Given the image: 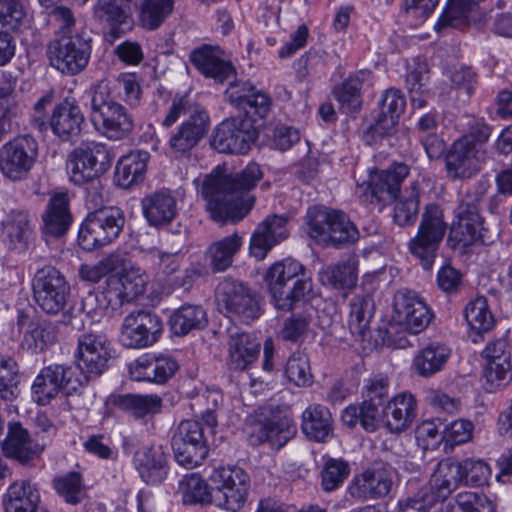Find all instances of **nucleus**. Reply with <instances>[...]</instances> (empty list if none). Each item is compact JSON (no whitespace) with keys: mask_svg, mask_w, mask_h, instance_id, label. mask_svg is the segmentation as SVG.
I'll list each match as a JSON object with an SVG mask.
<instances>
[{"mask_svg":"<svg viewBox=\"0 0 512 512\" xmlns=\"http://www.w3.org/2000/svg\"><path fill=\"white\" fill-rule=\"evenodd\" d=\"M250 486L214 490L213 504L226 510L236 512L245 504Z\"/></svg>","mask_w":512,"mask_h":512,"instance_id":"69168bd1","label":"nucleus"},{"mask_svg":"<svg viewBox=\"0 0 512 512\" xmlns=\"http://www.w3.org/2000/svg\"><path fill=\"white\" fill-rule=\"evenodd\" d=\"M40 502L38 489L28 480L12 483L8 488L4 506L6 512H36Z\"/></svg>","mask_w":512,"mask_h":512,"instance_id":"72a5a7b5","label":"nucleus"},{"mask_svg":"<svg viewBox=\"0 0 512 512\" xmlns=\"http://www.w3.org/2000/svg\"><path fill=\"white\" fill-rule=\"evenodd\" d=\"M179 491L185 504L213 503L214 486L209 485L199 475L193 473L185 476L180 484Z\"/></svg>","mask_w":512,"mask_h":512,"instance_id":"de8ad7c7","label":"nucleus"},{"mask_svg":"<svg viewBox=\"0 0 512 512\" xmlns=\"http://www.w3.org/2000/svg\"><path fill=\"white\" fill-rule=\"evenodd\" d=\"M91 120L106 137L120 140L128 136L134 128L133 117L111 96V88L106 79L92 87Z\"/></svg>","mask_w":512,"mask_h":512,"instance_id":"39448f33","label":"nucleus"},{"mask_svg":"<svg viewBox=\"0 0 512 512\" xmlns=\"http://www.w3.org/2000/svg\"><path fill=\"white\" fill-rule=\"evenodd\" d=\"M257 138L258 130L252 117H232L216 127L211 146L220 153L245 154Z\"/></svg>","mask_w":512,"mask_h":512,"instance_id":"ddd939ff","label":"nucleus"},{"mask_svg":"<svg viewBox=\"0 0 512 512\" xmlns=\"http://www.w3.org/2000/svg\"><path fill=\"white\" fill-rule=\"evenodd\" d=\"M452 350L447 345L440 342H432L420 349L412 361V369L423 378H430L441 372L448 360Z\"/></svg>","mask_w":512,"mask_h":512,"instance_id":"c85d7f7f","label":"nucleus"},{"mask_svg":"<svg viewBox=\"0 0 512 512\" xmlns=\"http://www.w3.org/2000/svg\"><path fill=\"white\" fill-rule=\"evenodd\" d=\"M33 298L37 306L48 315L63 313V322L71 321V314L66 310L71 288L66 277L53 266L38 269L32 279Z\"/></svg>","mask_w":512,"mask_h":512,"instance_id":"423d86ee","label":"nucleus"},{"mask_svg":"<svg viewBox=\"0 0 512 512\" xmlns=\"http://www.w3.org/2000/svg\"><path fill=\"white\" fill-rule=\"evenodd\" d=\"M18 395V365L9 356H0V398L12 401Z\"/></svg>","mask_w":512,"mask_h":512,"instance_id":"052dcab7","label":"nucleus"},{"mask_svg":"<svg viewBox=\"0 0 512 512\" xmlns=\"http://www.w3.org/2000/svg\"><path fill=\"white\" fill-rule=\"evenodd\" d=\"M367 75L366 71H359L334 88V97L344 112L353 113L361 107L360 90Z\"/></svg>","mask_w":512,"mask_h":512,"instance_id":"c03bdc74","label":"nucleus"},{"mask_svg":"<svg viewBox=\"0 0 512 512\" xmlns=\"http://www.w3.org/2000/svg\"><path fill=\"white\" fill-rule=\"evenodd\" d=\"M144 261L163 276H171L179 270L181 265V251H165L156 247L141 249Z\"/></svg>","mask_w":512,"mask_h":512,"instance_id":"49530a36","label":"nucleus"},{"mask_svg":"<svg viewBox=\"0 0 512 512\" xmlns=\"http://www.w3.org/2000/svg\"><path fill=\"white\" fill-rule=\"evenodd\" d=\"M209 480L214 486V490L250 486L249 475L242 468L237 466L216 468L209 476Z\"/></svg>","mask_w":512,"mask_h":512,"instance_id":"6e6d98bb","label":"nucleus"},{"mask_svg":"<svg viewBox=\"0 0 512 512\" xmlns=\"http://www.w3.org/2000/svg\"><path fill=\"white\" fill-rule=\"evenodd\" d=\"M446 512H495V508L486 495L464 491L448 502Z\"/></svg>","mask_w":512,"mask_h":512,"instance_id":"8fccbe9b","label":"nucleus"},{"mask_svg":"<svg viewBox=\"0 0 512 512\" xmlns=\"http://www.w3.org/2000/svg\"><path fill=\"white\" fill-rule=\"evenodd\" d=\"M408 175L409 167L406 164L395 163L385 170L370 171L366 186L365 181L356 183L363 194L369 191L378 202L391 203L397 199L401 184Z\"/></svg>","mask_w":512,"mask_h":512,"instance_id":"a211bd4d","label":"nucleus"},{"mask_svg":"<svg viewBox=\"0 0 512 512\" xmlns=\"http://www.w3.org/2000/svg\"><path fill=\"white\" fill-rule=\"evenodd\" d=\"M350 473L348 462L343 459L329 458L321 471V486L326 492L338 489Z\"/></svg>","mask_w":512,"mask_h":512,"instance_id":"680f3d73","label":"nucleus"},{"mask_svg":"<svg viewBox=\"0 0 512 512\" xmlns=\"http://www.w3.org/2000/svg\"><path fill=\"white\" fill-rule=\"evenodd\" d=\"M296 432V425L289 417L273 416L254 425L248 439L253 446L268 443L272 448L280 449Z\"/></svg>","mask_w":512,"mask_h":512,"instance_id":"412c9836","label":"nucleus"},{"mask_svg":"<svg viewBox=\"0 0 512 512\" xmlns=\"http://www.w3.org/2000/svg\"><path fill=\"white\" fill-rule=\"evenodd\" d=\"M285 374L298 387H307L313 383L310 361L303 352H295L288 358Z\"/></svg>","mask_w":512,"mask_h":512,"instance_id":"13d9d810","label":"nucleus"},{"mask_svg":"<svg viewBox=\"0 0 512 512\" xmlns=\"http://www.w3.org/2000/svg\"><path fill=\"white\" fill-rule=\"evenodd\" d=\"M70 155L77 161H83L92 170L96 178L104 174L110 168L113 161V155L109 149L105 145L96 142L78 147Z\"/></svg>","mask_w":512,"mask_h":512,"instance_id":"a19ab883","label":"nucleus"},{"mask_svg":"<svg viewBox=\"0 0 512 512\" xmlns=\"http://www.w3.org/2000/svg\"><path fill=\"white\" fill-rule=\"evenodd\" d=\"M487 158V151H479L467 142L454 141L445 154V170L452 180L474 177Z\"/></svg>","mask_w":512,"mask_h":512,"instance_id":"6ab92c4d","label":"nucleus"},{"mask_svg":"<svg viewBox=\"0 0 512 512\" xmlns=\"http://www.w3.org/2000/svg\"><path fill=\"white\" fill-rule=\"evenodd\" d=\"M90 38L84 33L59 36L47 47V56L51 65L63 74L76 75L88 64L91 45Z\"/></svg>","mask_w":512,"mask_h":512,"instance_id":"9b49d317","label":"nucleus"},{"mask_svg":"<svg viewBox=\"0 0 512 512\" xmlns=\"http://www.w3.org/2000/svg\"><path fill=\"white\" fill-rule=\"evenodd\" d=\"M58 370L55 372L53 365L45 367L35 378L32 384V392L35 401L40 405H46L59 392Z\"/></svg>","mask_w":512,"mask_h":512,"instance_id":"5fc2aeb1","label":"nucleus"},{"mask_svg":"<svg viewBox=\"0 0 512 512\" xmlns=\"http://www.w3.org/2000/svg\"><path fill=\"white\" fill-rule=\"evenodd\" d=\"M263 173L256 163L228 175L205 177L201 193L207 201V210L217 222L237 223L251 210L255 198L248 194L262 179Z\"/></svg>","mask_w":512,"mask_h":512,"instance_id":"f257e3e1","label":"nucleus"},{"mask_svg":"<svg viewBox=\"0 0 512 512\" xmlns=\"http://www.w3.org/2000/svg\"><path fill=\"white\" fill-rule=\"evenodd\" d=\"M146 276L139 268L131 266L105 280L101 292H89L82 300V311L91 322H100L109 312L131 303L146 290Z\"/></svg>","mask_w":512,"mask_h":512,"instance_id":"f03ea898","label":"nucleus"},{"mask_svg":"<svg viewBox=\"0 0 512 512\" xmlns=\"http://www.w3.org/2000/svg\"><path fill=\"white\" fill-rule=\"evenodd\" d=\"M418 184L413 182L409 196L401 198L394 207V221L401 227L412 225L419 212V198L416 192Z\"/></svg>","mask_w":512,"mask_h":512,"instance_id":"e2e57ef3","label":"nucleus"},{"mask_svg":"<svg viewBox=\"0 0 512 512\" xmlns=\"http://www.w3.org/2000/svg\"><path fill=\"white\" fill-rule=\"evenodd\" d=\"M171 445L176 461L189 469L200 465L209 452L204 428L196 420L182 421L172 437Z\"/></svg>","mask_w":512,"mask_h":512,"instance_id":"4468645a","label":"nucleus"},{"mask_svg":"<svg viewBox=\"0 0 512 512\" xmlns=\"http://www.w3.org/2000/svg\"><path fill=\"white\" fill-rule=\"evenodd\" d=\"M42 450V447L31 439L28 430L19 422L9 424L7 436L2 443V451L7 458L26 465L36 458Z\"/></svg>","mask_w":512,"mask_h":512,"instance_id":"bb28decb","label":"nucleus"},{"mask_svg":"<svg viewBox=\"0 0 512 512\" xmlns=\"http://www.w3.org/2000/svg\"><path fill=\"white\" fill-rule=\"evenodd\" d=\"M173 0H144L140 11V23L148 30L157 29L172 13Z\"/></svg>","mask_w":512,"mask_h":512,"instance_id":"864d4df0","label":"nucleus"},{"mask_svg":"<svg viewBox=\"0 0 512 512\" xmlns=\"http://www.w3.org/2000/svg\"><path fill=\"white\" fill-rule=\"evenodd\" d=\"M264 280L275 307L280 310L293 309L312 289L305 267L290 258L274 263Z\"/></svg>","mask_w":512,"mask_h":512,"instance_id":"20e7f679","label":"nucleus"},{"mask_svg":"<svg viewBox=\"0 0 512 512\" xmlns=\"http://www.w3.org/2000/svg\"><path fill=\"white\" fill-rule=\"evenodd\" d=\"M228 346V366L236 371L249 369L260 353V344L245 332L231 333Z\"/></svg>","mask_w":512,"mask_h":512,"instance_id":"2f4dec72","label":"nucleus"},{"mask_svg":"<svg viewBox=\"0 0 512 512\" xmlns=\"http://www.w3.org/2000/svg\"><path fill=\"white\" fill-rule=\"evenodd\" d=\"M182 116L187 118L171 136L169 146L174 152L185 153L194 148L208 133L210 119L204 107L192 101L188 94L175 95L161 121V126L170 128Z\"/></svg>","mask_w":512,"mask_h":512,"instance_id":"7ed1b4c3","label":"nucleus"},{"mask_svg":"<svg viewBox=\"0 0 512 512\" xmlns=\"http://www.w3.org/2000/svg\"><path fill=\"white\" fill-rule=\"evenodd\" d=\"M481 197L477 194L466 193L454 210L455 221L447 238L448 246L456 249L459 246L468 247L477 242L487 243L483 218L480 215Z\"/></svg>","mask_w":512,"mask_h":512,"instance_id":"6e6552de","label":"nucleus"},{"mask_svg":"<svg viewBox=\"0 0 512 512\" xmlns=\"http://www.w3.org/2000/svg\"><path fill=\"white\" fill-rule=\"evenodd\" d=\"M54 488L69 504H78L85 496L79 473L72 472L54 479Z\"/></svg>","mask_w":512,"mask_h":512,"instance_id":"0e129e2a","label":"nucleus"},{"mask_svg":"<svg viewBox=\"0 0 512 512\" xmlns=\"http://www.w3.org/2000/svg\"><path fill=\"white\" fill-rule=\"evenodd\" d=\"M38 158V143L30 135L15 137L0 148V171L11 181L27 179Z\"/></svg>","mask_w":512,"mask_h":512,"instance_id":"f8f14e48","label":"nucleus"},{"mask_svg":"<svg viewBox=\"0 0 512 512\" xmlns=\"http://www.w3.org/2000/svg\"><path fill=\"white\" fill-rule=\"evenodd\" d=\"M417 415V402L411 393H400L382 407V417L386 427L392 433L406 431Z\"/></svg>","mask_w":512,"mask_h":512,"instance_id":"393cba45","label":"nucleus"},{"mask_svg":"<svg viewBox=\"0 0 512 512\" xmlns=\"http://www.w3.org/2000/svg\"><path fill=\"white\" fill-rule=\"evenodd\" d=\"M243 244L242 237L231 234L210 244L206 257L213 272H223L232 266L235 255L240 251Z\"/></svg>","mask_w":512,"mask_h":512,"instance_id":"c9c22d12","label":"nucleus"},{"mask_svg":"<svg viewBox=\"0 0 512 512\" xmlns=\"http://www.w3.org/2000/svg\"><path fill=\"white\" fill-rule=\"evenodd\" d=\"M288 217L284 215H269L255 229L250 240V252L263 259L267 252L276 244L286 239Z\"/></svg>","mask_w":512,"mask_h":512,"instance_id":"4be33fe9","label":"nucleus"},{"mask_svg":"<svg viewBox=\"0 0 512 512\" xmlns=\"http://www.w3.org/2000/svg\"><path fill=\"white\" fill-rule=\"evenodd\" d=\"M394 321L410 334L424 331L433 319L426 303L409 290L398 291L394 297Z\"/></svg>","mask_w":512,"mask_h":512,"instance_id":"f3484780","label":"nucleus"},{"mask_svg":"<svg viewBox=\"0 0 512 512\" xmlns=\"http://www.w3.org/2000/svg\"><path fill=\"white\" fill-rule=\"evenodd\" d=\"M331 414L327 408L314 404L302 413V430L311 440L325 442L332 433Z\"/></svg>","mask_w":512,"mask_h":512,"instance_id":"4c0bfd02","label":"nucleus"},{"mask_svg":"<svg viewBox=\"0 0 512 512\" xmlns=\"http://www.w3.org/2000/svg\"><path fill=\"white\" fill-rule=\"evenodd\" d=\"M71 221L67 196L63 193L53 196L43 214L46 233L56 237L62 236L68 230Z\"/></svg>","mask_w":512,"mask_h":512,"instance_id":"58836bf2","label":"nucleus"},{"mask_svg":"<svg viewBox=\"0 0 512 512\" xmlns=\"http://www.w3.org/2000/svg\"><path fill=\"white\" fill-rule=\"evenodd\" d=\"M222 55L219 47L203 45L192 51L190 60L203 75L223 83L234 76L235 69Z\"/></svg>","mask_w":512,"mask_h":512,"instance_id":"a878e982","label":"nucleus"},{"mask_svg":"<svg viewBox=\"0 0 512 512\" xmlns=\"http://www.w3.org/2000/svg\"><path fill=\"white\" fill-rule=\"evenodd\" d=\"M374 303L369 295L355 296L350 302L349 329L360 339H364L373 317Z\"/></svg>","mask_w":512,"mask_h":512,"instance_id":"37998d69","label":"nucleus"},{"mask_svg":"<svg viewBox=\"0 0 512 512\" xmlns=\"http://www.w3.org/2000/svg\"><path fill=\"white\" fill-rule=\"evenodd\" d=\"M446 229L442 209L435 204L427 205L421 215L417 233L408 244L411 254L424 269L432 268Z\"/></svg>","mask_w":512,"mask_h":512,"instance_id":"0eeeda50","label":"nucleus"},{"mask_svg":"<svg viewBox=\"0 0 512 512\" xmlns=\"http://www.w3.org/2000/svg\"><path fill=\"white\" fill-rule=\"evenodd\" d=\"M53 369L55 372L58 369L59 372L57 377L59 391L62 390L68 395L76 393L79 388L83 387L91 375L85 369L80 368L79 361L76 366L53 365Z\"/></svg>","mask_w":512,"mask_h":512,"instance_id":"bf43d9fd","label":"nucleus"},{"mask_svg":"<svg viewBox=\"0 0 512 512\" xmlns=\"http://www.w3.org/2000/svg\"><path fill=\"white\" fill-rule=\"evenodd\" d=\"M55 340L54 332L46 320L30 322L24 332L22 346L31 353L44 351Z\"/></svg>","mask_w":512,"mask_h":512,"instance_id":"603ef678","label":"nucleus"},{"mask_svg":"<svg viewBox=\"0 0 512 512\" xmlns=\"http://www.w3.org/2000/svg\"><path fill=\"white\" fill-rule=\"evenodd\" d=\"M462 483L466 485H482L490 475L489 466L482 460L465 459L458 462Z\"/></svg>","mask_w":512,"mask_h":512,"instance_id":"338daca9","label":"nucleus"},{"mask_svg":"<svg viewBox=\"0 0 512 512\" xmlns=\"http://www.w3.org/2000/svg\"><path fill=\"white\" fill-rule=\"evenodd\" d=\"M307 224L312 238L329 242L335 247L354 243L359 236L356 226L341 211L309 209Z\"/></svg>","mask_w":512,"mask_h":512,"instance_id":"9d476101","label":"nucleus"},{"mask_svg":"<svg viewBox=\"0 0 512 512\" xmlns=\"http://www.w3.org/2000/svg\"><path fill=\"white\" fill-rule=\"evenodd\" d=\"M115 404L120 409L131 413L135 418H143L148 414L160 412L162 399L155 394H127L117 397Z\"/></svg>","mask_w":512,"mask_h":512,"instance_id":"a18cd8bd","label":"nucleus"},{"mask_svg":"<svg viewBox=\"0 0 512 512\" xmlns=\"http://www.w3.org/2000/svg\"><path fill=\"white\" fill-rule=\"evenodd\" d=\"M137 469L148 484H157L167 475L166 456L160 447H145L135 456Z\"/></svg>","mask_w":512,"mask_h":512,"instance_id":"f704fd0d","label":"nucleus"},{"mask_svg":"<svg viewBox=\"0 0 512 512\" xmlns=\"http://www.w3.org/2000/svg\"><path fill=\"white\" fill-rule=\"evenodd\" d=\"M49 124L58 137L68 141L80 135L84 116L78 105L65 101L55 107Z\"/></svg>","mask_w":512,"mask_h":512,"instance_id":"c756f323","label":"nucleus"},{"mask_svg":"<svg viewBox=\"0 0 512 512\" xmlns=\"http://www.w3.org/2000/svg\"><path fill=\"white\" fill-rule=\"evenodd\" d=\"M178 369L177 362L170 356H144L130 364L129 371L136 381H149L158 384L166 382Z\"/></svg>","mask_w":512,"mask_h":512,"instance_id":"cd10ccee","label":"nucleus"},{"mask_svg":"<svg viewBox=\"0 0 512 512\" xmlns=\"http://www.w3.org/2000/svg\"><path fill=\"white\" fill-rule=\"evenodd\" d=\"M142 209L149 224L155 227L169 224L177 214L176 200L165 190L146 196L142 200Z\"/></svg>","mask_w":512,"mask_h":512,"instance_id":"7c9ffc66","label":"nucleus"},{"mask_svg":"<svg viewBox=\"0 0 512 512\" xmlns=\"http://www.w3.org/2000/svg\"><path fill=\"white\" fill-rule=\"evenodd\" d=\"M125 223L123 212L115 207H105L90 212L82 223L79 245L87 251L112 243L120 234Z\"/></svg>","mask_w":512,"mask_h":512,"instance_id":"1a4fd4ad","label":"nucleus"},{"mask_svg":"<svg viewBox=\"0 0 512 512\" xmlns=\"http://www.w3.org/2000/svg\"><path fill=\"white\" fill-rule=\"evenodd\" d=\"M147 152H131L122 156L116 165L115 181L122 188H130L141 182L146 171Z\"/></svg>","mask_w":512,"mask_h":512,"instance_id":"e433bc0d","label":"nucleus"},{"mask_svg":"<svg viewBox=\"0 0 512 512\" xmlns=\"http://www.w3.org/2000/svg\"><path fill=\"white\" fill-rule=\"evenodd\" d=\"M129 15V5L124 0H97L94 6V17L112 26L126 23Z\"/></svg>","mask_w":512,"mask_h":512,"instance_id":"4d7b16f0","label":"nucleus"},{"mask_svg":"<svg viewBox=\"0 0 512 512\" xmlns=\"http://www.w3.org/2000/svg\"><path fill=\"white\" fill-rule=\"evenodd\" d=\"M26 16L21 0H0V27L18 29Z\"/></svg>","mask_w":512,"mask_h":512,"instance_id":"774afa93","label":"nucleus"},{"mask_svg":"<svg viewBox=\"0 0 512 512\" xmlns=\"http://www.w3.org/2000/svg\"><path fill=\"white\" fill-rule=\"evenodd\" d=\"M322 284L337 289L352 288L357 281L356 267L352 262L330 265L319 273Z\"/></svg>","mask_w":512,"mask_h":512,"instance_id":"09e8293b","label":"nucleus"},{"mask_svg":"<svg viewBox=\"0 0 512 512\" xmlns=\"http://www.w3.org/2000/svg\"><path fill=\"white\" fill-rule=\"evenodd\" d=\"M108 345V340L103 334H83L78 340L80 368L91 375L99 376L110 357Z\"/></svg>","mask_w":512,"mask_h":512,"instance_id":"5701e85b","label":"nucleus"},{"mask_svg":"<svg viewBox=\"0 0 512 512\" xmlns=\"http://www.w3.org/2000/svg\"><path fill=\"white\" fill-rule=\"evenodd\" d=\"M163 331L161 318L150 310H135L123 320L120 342L127 348H145L156 343Z\"/></svg>","mask_w":512,"mask_h":512,"instance_id":"2eb2a0df","label":"nucleus"},{"mask_svg":"<svg viewBox=\"0 0 512 512\" xmlns=\"http://www.w3.org/2000/svg\"><path fill=\"white\" fill-rule=\"evenodd\" d=\"M205 310L199 305L185 304L176 309L170 317V327L177 336H184L207 325Z\"/></svg>","mask_w":512,"mask_h":512,"instance_id":"ea45409f","label":"nucleus"},{"mask_svg":"<svg viewBox=\"0 0 512 512\" xmlns=\"http://www.w3.org/2000/svg\"><path fill=\"white\" fill-rule=\"evenodd\" d=\"M30 215L25 211L14 210L5 225L8 245L18 252L28 249L32 235Z\"/></svg>","mask_w":512,"mask_h":512,"instance_id":"79ce46f5","label":"nucleus"},{"mask_svg":"<svg viewBox=\"0 0 512 512\" xmlns=\"http://www.w3.org/2000/svg\"><path fill=\"white\" fill-rule=\"evenodd\" d=\"M487 360L485 377L493 387H500L512 379V365L507 340L500 338L489 342L483 351Z\"/></svg>","mask_w":512,"mask_h":512,"instance_id":"b1692460","label":"nucleus"},{"mask_svg":"<svg viewBox=\"0 0 512 512\" xmlns=\"http://www.w3.org/2000/svg\"><path fill=\"white\" fill-rule=\"evenodd\" d=\"M395 471L389 464H376L356 474L348 486V494L357 500L387 496L394 484Z\"/></svg>","mask_w":512,"mask_h":512,"instance_id":"dca6fc26","label":"nucleus"},{"mask_svg":"<svg viewBox=\"0 0 512 512\" xmlns=\"http://www.w3.org/2000/svg\"><path fill=\"white\" fill-rule=\"evenodd\" d=\"M457 461L452 459L441 460L429 480L430 491L438 500H445L462 483Z\"/></svg>","mask_w":512,"mask_h":512,"instance_id":"473e14b6","label":"nucleus"},{"mask_svg":"<svg viewBox=\"0 0 512 512\" xmlns=\"http://www.w3.org/2000/svg\"><path fill=\"white\" fill-rule=\"evenodd\" d=\"M216 295L219 305L244 320H253L260 315L258 300L241 282L225 278L219 283Z\"/></svg>","mask_w":512,"mask_h":512,"instance_id":"aec40b11","label":"nucleus"},{"mask_svg":"<svg viewBox=\"0 0 512 512\" xmlns=\"http://www.w3.org/2000/svg\"><path fill=\"white\" fill-rule=\"evenodd\" d=\"M464 316L469 327L479 334L488 332L494 326V318L484 296L470 301L464 309Z\"/></svg>","mask_w":512,"mask_h":512,"instance_id":"3c124183","label":"nucleus"}]
</instances>
